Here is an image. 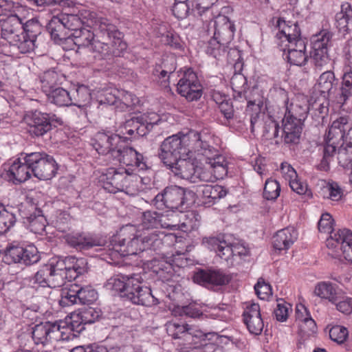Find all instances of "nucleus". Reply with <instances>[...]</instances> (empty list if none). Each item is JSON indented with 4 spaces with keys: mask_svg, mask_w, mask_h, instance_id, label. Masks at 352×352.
<instances>
[{
    "mask_svg": "<svg viewBox=\"0 0 352 352\" xmlns=\"http://www.w3.org/2000/svg\"><path fill=\"white\" fill-rule=\"evenodd\" d=\"M159 157L179 178L214 182L228 174V162L195 131L178 133L161 144Z\"/></svg>",
    "mask_w": 352,
    "mask_h": 352,
    "instance_id": "nucleus-1",
    "label": "nucleus"
},
{
    "mask_svg": "<svg viewBox=\"0 0 352 352\" xmlns=\"http://www.w3.org/2000/svg\"><path fill=\"white\" fill-rule=\"evenodd\" d=\"M82 16V23L94 30L97 40L89 30L81 28L75 30L72 34L67 33V44L71 41L79 46L87 47L100 54L102 58L110 54L120 56L126 50L127 45L122 41L121 32L107 19L90 11H85Z\"/></svg>",
    "mask_w": 352,
    "mask_h": 352,
    "instance_id": "nucleus-2",
    "label": "nucleus"
},
{
    "mask_svg": "<svg viewBox=\"0 0 352 352\" xmlns=\"http://www.w3.org/2000/svg\"><path fill=\"white\" fill-rule=\"evenodd\" d=\"M103 188L111 193L123 191L131 196H135L144 191L150 184L148 177L138 175L130 172V169L109 168L103 175Z\"/></svg>",
    "mask_w": 352,
    "mask_h": 352,
    "instance_id": "nucleus-3",
    "label": "nucleus"
},
{
    "mask_svg": "<svg viewBox=\"0 0 352 352\" xmlns=\"http://www.w3.org/2000/svg\"><path fill=\"white\" fill-rule=\"evenodd\" d=\"M29 10L25 7L24 10H16L6 17L0 19L1 36L14 47H16L21 54L32 51V43L30 38L22 40L23 23L28 18Z\"/></svg>",
    "mask_w": 352,
    "mask_h": 352,
    "instance_id": "nucleus-4",
    "label": "nucleus"
},
{
    "mask_svg": "<svg viewBox=\"0 0 352 352\" xmlns=\"http://www.w3.org/2000/svg\"><path fill=\"white\" fill-rule=\"evenodd\" d=\"M168 334L174 339L180 340L181 352H190L201 347L206 340V334L197 327L174 322L166 324Z\"/></svg>",
    "mask_w": 352,
    "mask_h": 352,
    "instance_id": "nucleus-5",
    "label": "nucleus"
},
{
    "mask_svg": "<svg viewBox=\"0 0 352 352\" xmlns=\"http://www.w3.org/2000/svg\"><path fill=\"white\" fill-rule=\"evenodd\" d=\"M98 106L114 105L116 109L124 111L138 102L137 97L131 93L114 87H104L97 94Z\"/></svg>",
    "mask_w": 352,
    "mask_h": 352,
    "instance_id": "nucleus-6",
    "label": "nucleus"
},
{
    "mask_svg": "<svg viewBox=\"0 0 352 352\" xmlns=\"http://www.w3.org/2000/svg\"><path fill=\"white\" fill-rule=\"evenodd\" d=\"M193 195L191 191L179 186H171L166 187L163 192L155 196V205L159 209L165 206L174 211L179 209L190 198H192Z\"/></svg>",
    "mask_w": 352,
    "mask_h": 352,
    "instance_id": "nucleus-7",
    "label": "nucleus"
},
{
    "mask_svg": "<svg viewBox=\"0 0 352 352\" xmlns=\"http://www.w3.org/2000/svg\"><path fill=\"white\" fill-rule=\"evenodd\" d=\"M126 296L137 305L153 306L159 304V300L153 296L149 287L143 286V280L140 274L126 277Z\"/></svg>",
    "mask_w": 352,
    "mask_h": 352,
    "instance_id": "nucleus-8",
    "label": "nucleus"
},
{
    "mask_svg": "<svg viewBox=\"0 0 352 352\" xmlns=\"http://www.w3.org/2000/svg\"><path fill=\"white\" fill-rule=\"evenodd\" d=\"M28 162L32 166L33 175L40 180L51 179L58 170V164L54 157L45 153H30Z\"/></svg>",
    "mask_w": 352,
    "mask_h": 352,
    "instance_id": "nucleus-9",
    "label": "nucleus"
},
{
    "mask_svg": "<svg viewBox=\"0 0 352 352\" xmlns=\"http://www.w3.org/2000/svg\"><path fill=\"white\" fill-rule=\"evenodd\" d=\"M65 330L66 322L63 320L41 322L33 328L32 339L36 344L43 345L52 340H64Z\"/></svg>",
    "mask_w": 352,
    "mask_h": 352,
    "instance_id": "nucleus-10",
    "label": "nucleus"
},
{
    "mask_svg": "<svg viewBox=\"0 0 352 352\" xmlns=\"http://www.w3.org/2000/svg\"><path fill=\"white\" fill-rule=\"evenodd\" d=\"M331 36L330 32L323 30L311 38V58L315 67L319 69L330 63L328 48L330 46Z\"/></svg>",
    "mask_w": 352,
    "mask_h": 352,
    "instance_id": "nucleus-11",
    "label": "nucleus"
},
{
    "mask_svg": "<svg viewBox=\"0 0 352 352\" xmlns=\"http://www.w3.org/2000/svg\"><path fill=\"white\" fill-rule=\"evenodd\" d=\"M177 91L188 101L199 99L202 96V87L196 74L187 69L181 74L180 79L177 84Z\"/></svg>",
    "mask_w": 352,
    "mask_h": 352,
    "instance_id": "nucleus-12",
    "label": "nucleus"
},
{
    "mask_svg": "<svg viewBox=\"0 0 352 352\" xmlns=\"http://www.w3.org/2000/svg\"><path fill=\"white\" fill-rule=\"evenodd\" d=\"M19 212L23 223L31 232L37 234L45 232L47 220L36 206L28 202L21 206Z\"/></svg>",
    "mask_w": 352,
    "mask_h": 352,
    "instance_id": "nucleus-13",
    "label": "nucleus"
},
{
    "mask_svg": "<svg viewBox=\"0 0 352 352\" xmlns=\"http://www.w3.org/2000/svg\"><path fill=\"white\" fill-rule=\"evenodd\" d=\"M113 157L126 166L124 169H130V172L136 173L138 175L147 168L143 155L131 147L119 146Z\"/></svg>",
    "mask_w": 352,
    "mask_h": 352,
    "instance_id": "nucleus-14",
    "label": "nucleus"
},
{
    "mask_svg": "<svg viewBox=\"0 0 352 352\" xmlns=\"http://www.w3.org/2000/svg\"><path fill=\"white\" fill-rule=\"evenodd\" d=\"M124 139L110 132H98L91 139V145L102 155L111 153L113 157L119 146H123Z\"/></svg>",
    "mask_w": 352,
    "mask_h": 352,
    "instance_id": "nucleus-15",
    "label": "nucleus"
},
{
    "mask_svg": "<svg viewBox=\"0 0 352 352\" xmlns=\"http://www.w3.org/2000/svg\"><path fill=\"white\" fill-rule=\"evenodd\" d=\"M278 32L276 35V43L278 47H286L291 43H296L298 40H303L298 25L292 21H286L278 18L276 22Z\"/></svg>",
    "mask_w": 352,
    "mask_h": 352,
    "instance_id": "nucleus-16",
    "label": "nucleus"
},
{
    "mask_svg": "<svg viewBox=\"0 0 352 352\" xmlns=\"http://www.w3.org/2000/svg\"><path fill=\"white\" fill-rule=\"evenodd\" d=\"M347 124L348 120L345 117H340L333 122L327 134L325 135L324 140L327 144L325 152L329 150L333 152L338 146L344 145Z\"/></svg>",
    "mask_w": 352,
    "mask_h": 352,
    "instance_id": "nucleus-17",
    "label": "nucleus"
},
{
    "mask_svg": "<svg viewBox=\"0 0 352 352\" xmlns=\"http://www.w3.org/2000/svg\"><path fill=\"white\" fill-rule=\"evenodd\" d=\"M208 31L221 39L223 44H229L234 38L236 28L228 16L220 14L210 22Z\"/></svg>",
    "mask_w": 352,
    "mask_h": 352,
    "instance_id": "nucleus-18",
    "label": "nucleus"
},
{
    "mask_svg": "<svg viewBox=\"0 0 352 352\" xmlns=\"http://www.w3.org/2000/svg\"><path fill=\"white\" fill-rule=\"evenodd\" d=\"M97 298V292L89 286L81 287L76 283L67 285V306L69 304H92Z\"/></svg>",
    "mask_w": 352,
    "mask_h": 352,
    "instance_id": "nucleus-19",
    "label": "nucleus"
},
{
    "mask_svg": "<svg viewBox=\"0 0 352 352\" xmlns=\"http://www.w3.org/2000/svg\"><path fill=\"white\" fill-rule=\"evenodd\" d=\"M202 245L206 248L214 251L217 256L227 263V265H233L232 244L228 243L223 237H205L202 240Z\"/></svg>",
    "mask_w": 352,
    "mask_h": 352,
    "instance_id": "nucleus-20",
    "label": "nucleus"
},
{
    "mask_svg": "<svg viewBox=\"0 0 352 352\" xmlns=\"http://www.w3.org/2000/svg\"><path fill=\"white\" fill-rule=\"evenodd\" d=\"M230 277L223 271L216 268L199 270L193 275V280L204 286H219L229 283Z\"/></svg>",
    "mask_w": 352,
    "mask_h": 352,
    "instance_id": "nucleus-21",
    "label": "nucleus"
},
{
    "mask_svg": "<svg viewBox=\"0 0 352 352\" xmlns=\"http://www.w3.org/2000/svg\"><path fill=\"white\" fill-rule=\"evenodd\" d=\"M302 118L296 117L291 111H286L282 120L284 141L287 144L298 142L302 132Z\"/></svg>",
    "mask_w": 352,
    "mask_h": 352,
    "instance_id": "nucleus-22",
    "label": "nucleus"
},
{
    "mask_svg": "<svg viewBox=\"0 0 352 352\" xmlns=\"http://www.w3.org/2000/svg\"><path fill=\"white\" fill-rule=\"evenodd\" d=\"M24 121L28 126V131L32 136H43L52 128L48 115L41 112L36 111L27 115Z\"/></svg>",
    "mask_w": 352,
    "mask_h": 352,
    "instance_id": "nucleus-23",
    "label": "nucleus"
},
{
    "mask_svg": "<svg viewBox=\"0 0 352 352\" xmlns=\"http://www.w3.org/2000/svg\"><path fill=\"white\" fill-rule=\"evenodd\" d=\"M289 63L297 66L305 65L308 60L306 44L304 40H298L285 47H278Z\"/></svg>",
    "mask_w": 352,
    "mask_h": 352,
    "instance_id": "nucleus-24",
    "label": "nucleus"
},
{
    "mask_svg": "<svg viewBox=\"0 0 352 352\" xmlns=\"http://www.w3.org/2000/svg\"><path fill=\"white\" fill-rule=\"evenodd\" d=\"M243 316L249 331L252 334L259 335L263 331L264 324L258 304L247 302Z\"/></svg>",
    "mask_w": 352,
    "mask_h": 352,
    "instance_id": "nucleus-25",
    "label": "nucleus"
},
{
    "mask_svg": "<svg viewBox=\"0 0 352 352\" xmlns=\"http://www.w3.org/2000/svg\"><path fill=\"white\" fill-rule=\"evenodd\" d=\"M29 155L30 153H25L23 158H18L12 162L7 171L10 179L21 183L30 178L32 166L28 162Z\"/></svg>",
    "mask_w": 352,
    "mask_h": 352,
    "instance_id": "nucleus-26",
    "label": "nucleus"
},
{
    "mask_svg": "<svg viewBox=\"0 0 352 352\" xmlns=\"http://www.w3.org/2000/svg\"><path fill=\"white\" fill-rule=\"evenodd\" d=\"M103 89L104 87L99 88L91 92L89 89L83 85H78L76 88L74 86L73 88L70 89L69 91H67V96H69L70 100H72V97H74L76 102H72L69 104L76 105L80 108H85L89 106L91 102L94 100L98 104L97 94Z\"/></svg>",
    "mask_w": 352,
    "mask_h": 352,
    "instance_id": "nucleus-27",
    "label": "nucleus"
},
{
    "mask_svg": "<svg viewBox=\"0 0 352 352\" xmlns=\"http://www.w3.org/2000/svg\"><path fill=\"white\" fill-rule=\"evenodd\" d=\"M198 196L203 205L207 207L213 206L224 197L227 192L220 185H203L197 189Z\"/></svg>",
    "mask_w": 352,
    "mask_h": 352,
    "instance_id": "nucleus-28",
    "label": "nucleus"
},
{
    "mask_svg": "<svg viewBox=\"0 0 352 352\" xmlns=\"http://www.w3.org/2000/svg\"><path fill=\"white\" fill-rule=\"evenodd\" d=\"M122 235H128V240L126 241L127 248L120 250L121 256L138 254L144 251L143 245L140 242L139 234H138L135 226L126 225L121 230Z\"/></svg>",
    "mask_w": 352,
    "mask_h": 352,
    "instance_id": "nucleus-29",
    "label": "nucleus"
},
{
    "mask_svg": "<svg viewBox=\"0 0 352 352\" xmlns=\"http://www.w3.org/2000/svg\"><path fill=\"white\" fill-rule=\"evenodd\" d=\"M67 244L76 250H85L103 246L104 241L89 234H76L67 236Z\"/></svg>",
    "mask_w": 352,
    "mask_h": 352,
    "instance_id": "nucleus-30",
    "label": "nucleus"
},
{
    "mask_svg": "<svg viewBox=\"0 0 352 352\" xmlns=\"http://www.w3.org/2000/svg\"><path fill=\"white\" fill-rule=\"evenodd\" d=\"M267 100L262 98L256 101L248 102V110L251 111L250 122L252 128L257 124L265 122L266 118H272L267 113Z\"/></svg>",
    "mask_w": 352,
    "mask_h": 352,
    "instance_id": "nucleus-31",
    "label": "nucleus"
},
{
    "mask_svg": "<svg viewBox=\"0 0 352 352\" xmlns=\"http://www.w3.org/2000/svg\"><path fill=\"white\" fill-rule=\"evenodd\" d=\"M297 237V232L293 228L282 229L274 236L273 246L278 250H287L294 244Z\"/></svg>",
    "mask_w": 352,
    "mask_h": 352,
    "instance_id": "nucleus-32",
    "label": "nucleus"
},
{
    "mask_svg": "<svg viewBox=\"0 0 352 352\" xmlns=\"http://www.w3.org/2000/svg\"><path fill=\"white\" fill-rule=\"evenodd\" d=\"M295 317L296 321L305 333H314L316 331V323L312 318L308 308L304 304L298 303L296 305Z\"/></svg>",
    "mask_w": 352,
    "mask_h": 352,
    "instance_id": "nucleus-33",
    "label": "nucleus"
},
{
    "mask_svg": "<svg viewBox=\"0 0 352 352\" xmlns=\"http://www.w3.org/2000/svg\"><path fill=\"white\" fill-rule=\"evenodd\" d=\"M94 311L89 308L82 312H72L69 316V322H67V327L76 332H80L84 329V324L94 322L98 315L94 316Z\"/></svg>",
    "mask_w": 352,
    "mask_h": 352,
    "instance_id": "nucleus-34",
    "label": "nucleus"
},
{
    "mask_svg": "<svg viewBox=\"0 0 352 352\" xmlns=\"http://www.w3.org/2000/svg\"><path fill=\"white\" fill-rule=\"evenodd\" d=\"M65 80V76L63 74H59L55 70L46 71L40 77L41 89L43 92L51 91V89L58 87Z\"/></svg>",
    "mask_w": 352,
    "mask_h": 352,
    "instance_id": "nucleus-35",
    "label": "nucleus"
},
{
    "mask_svg": "<svg viewBox=\"0 0 352 352\" xmlns=\"http://www.w3.org/2000/svg\"><path fill=\"white\" fill-rule=\"evenodd\" d=\"M314 294L320 298L327 300L332 303H336L338 300L336 285L329 281L318 283L314 287Z\"/></svg>",
    "mask_w": 352,
    "mask_h": 352,
    "instance_id": "nucleus-36",
    "label": "nucleus"
},
{
    "mask_svg": "<svg viewBox=\"0 0 352 352\" xmlns=\"http://www.w3.org/2000/svg\"><path fill=\"white\" fill-rule=\"evenodd\" d=\"M48 266L50 269L51 277L55 278L60 287L64 285L66 279L65 259L58 256L53 257Z\"/></svg>",
    "mask_w": 352,
    "mask_h": 352,
    "instance_id": "nucleus-37",
    "label": "nucleus"
},
{
    "mask_svg": "<svg viewBox=\"0 0 352 352\" xmlns=\"http://www.w3.org/2000/svg\"><path fill=\"white\" fill-rule=\"evenodd\" d=\"M140 242L143 245V250L147 248L155 249L162 243L163 239L167 235L164 232L158 230L144 231L139 234Z\"/></svg>",
    "mask_w": 352,
    "mask_h": 352,
    "instance_id": "nucleus-38",
    "label": "nucleus"
},
{
    "mask_svg": "<svg viewBox=\"0 0 352 352\" xmlns=\"http://www.w3.org/2000/svg\"><path fill=\"white\" fill-rule=\"evenodd\" d=\"M336 26L339 31L346 33L349 30V24L352 22V6L349 3L341 6V10L336 15Z\"/></svg>",
    "mask_w": 352,
    "mask_h": 352,
    "instance_id": "nucleus-39",
    "label": "nucleus"
},
{
    "mask_svg": "<svg viewBox=\"0 0 352 352\" xmlns=\"http://www.w3.org/2000/svg\"><path fill=\"white\" fill-rule=\"evenodd\" d=\"M126 240H128V235H122V232L111 238L107 250V254L111 260L114 261L122 257V252L120 251V249L122 250L127 248V244H126Z\"/></svg>",
    "mask_w": 352,
    "mask_h": 352,
    "instance_id": "nucleus-40",
    "label": "nucleus"
},
{
    "mask_svg": "<svg viewBox=\"0 0 352 352\" xmlns=\"http://www.w3.org/2000/svg\"><path fill=\"white\" fill-rule=\"evenodd\" d=\"M182 222L179 223L178 230L184 232H190L197 229L201 221V217L196 211H189L186 214L179 213Z\"/></svg>",
    "mask_w": 352,
    "mask_h": 352,
    "instance_id": "nucleus-41",
    "label": "nucleus"
},
{
    "mask_svg": "<svg viewBox=\"0 0 352 352\" xmlns=\"http://www.w3.org/2000/svg\"><path fill=\"white\" fill-rule=\"evenodd\" d=\"M34 284L42 287H60L54 277H51V272L48 265L40 269L33 278Z\"/></svg>",
    "mask_w": 352,
    "mask_h": 352,
    "instance_id": "nucleus-42",
    "label": "nucleus"
},
{
    "mask_svg": "<svg viewBox=\"0 0 352 352\" xmlns=\"http://www.w3.org/2000/svg\"><path fill=\"white\" fill-rule=\"evenodd\" d=\"M23 37L22 40L30 38L32 43V50L35 47L36 38L38 34L41 32V27L36 19H31L23 23Z\"/></svg>",
    "mask_w": 352,
    "mask_h": 352,
    "instance_id": "nucleus-43",
    "label": "nucleus"
},
{
    "mask_svg": "<svg viewBox=\"0 0 352 352\" xmlns=\"http://www.w3.org/2000/svg\"><path fill=\"white\" fill-rule=\"evenodd\" d=\"M159 228L171 230H178L181 217L179 213L173 210H168L162 213L159 212Z\"/></svg>",
    "mask_w": 352,
    "mask_h": 352,
    "instance_id": "nucleus-44",
    "label": "nucleus"
},
{
    "mask_svg": "<svg viewBox=\"0 0 352 352\" xmlns=\"http://www.w3.org/2000/svg\"><path fill=\"white\" fill-rule=\"evenodd\" d=\"M309 109V104L307 97L299 95L296 97L289 107H287L286 111H291L292 114L298 118H302L307 114Z\"/></svg>",
    "mask_w": 352,
    "mask_h": 352,
    "instance_id": "nucleus-45",
    "label": "nucleus"
},
{
    "mask_svg": "<svg viewBox=\"0 0 352 352\" xmlns=\"http://www.w3.org/2000/svg\"><path fill=\"white\" fill-rule=\"evenodd\" d=\"M66 23L60 16H54L49 25V30L52 38L60 44L65 36Z\"/></svg>",
    "mask_w": 352,
    "mask_h": 352,
    "instance_id": "nucleus-46",
    "label": "nucleus"
},
{
    "mask_svg": "<svg viewBox=\"0 0 352 352\" xmlns=\"http://www.w3.org/2000/svg\"><path fill=\"white\" fill-rule=\"evenodd\" d=\"M167 120V116H160L155 112L144 113L132 119L133 123L140 124L144 126L147 130H151L153 125L160 124L163 120Z\"/></svg>",
    "mask_w": 352,
    "mask_h": 352,
    "instance_id": "nucleus-47",
    "label": "nucleus"
},
{
    "mask_svg": "<svg viewBox=\"0 0 352 352\" xmlns=\"http://www.w3.org/2000/svg\"><path fill=\"white\" fill-rule=\"evenodd\" d=\"M324 198L333 201H340L343 197V190L339 184L335 182H329L321 190Z\"/></svg>",
    "mask_w": 352,
    "mask_h": 352,
    "instance_id": "nucleus-48",
    "label": "nucleus"
},
{
    "mask_svg": "<svg viewBox=\"0 0 352 352\" xmlns=\"http://www.w3.org/2000/svg\"><path fill=\"white\" fill-rule=\"evenodd\" d=\"M16 221L14 214L8 212L4 206L0 204V234L6 233Z\"/></svg>",
    "mask_w": 352,
    "mask_h": 352,
    "instance_id": "nucleus-49",
    "label": "nucleus"
},
{
    "mask_svg": "<svg viewBox=\"0 0 352 352\" xmlns=\"http://www.w3.org/2000/svg\"><path fill=\"white\" fill-rule=\"evenodd\" d=\"M159 212L146 211L142 217L141 227L146 231L159 228Z\"/></svg>",
    "mask_w": 352,
    "mask_h": 352,
    "instance_id": "nucleus-50",
    "label": "nucleus"
},
{
    "mask_svg": "<svg viewBox=\"0 0 352 352\" xmlns=\"http://www.w3.org/2000/svg\"><path fill=\"white\" fill-rule=\"evenodd\" d=\"M334 80V73L331 71H326L320 76L316 84L317 89L321 93L329 92L333 87Z\"/></svg>",
    "mask_w": 352,
    "mask_h": 352,
    "instance_id": "nucleus-51",
    "label": "nucleus"
},
{
    "mask_svg": "<svg viewBox=\"0 0 352 352\" xmlns=\"http://www.w3.org/2000/svg\"><path fill=\"white\" fill-rule=\"evenodd\" d=\"M341 234L345 237L341 245L342 254L346 261L352 263V232L342 229Z\"/></svg>",
    "mask_w": 352,
    "mask_h": 352,
    "instance_id": "nucleus-52",
    "label": "nucleus"
},
{
    "mask_svg": "<svg viewBox=\"0 0 352 352\" xmlns=\"http://www.w3.org/2000/svg\"><path fill=\"white\" fill-rule=\"evenodd\" d=\"M280 186L276 180L272 179L266 180L263 192V196L266 199H276L280 195Z\"/></svg>",
    "mask_w": 352,
    "mask_h": 352,
    "instance_id": "nucleus-53",
    "label": "nucleus"
},
{
    "mask_svg": "<svg viewBox=\"0 0 352 352\" xmlns=\"http://www.w3.org/2000/svg\"><path fill=\"white\" fill-rule=\"evenodd\" d=\"M227 45L223 44L218 37L213 36V38L207 43L205 51L208 55L217 58L224 52L225 47Z\"/></svg>",
    "mask_w": 352,
    "mask_h": 352,
    "instance_id": "nucleus-54",
    "label": "nucleus"
},
{
    "mask_svg": "<svg viewBox=\"0 0 352 352\" xmlns=\"http://www.w3.org/2000/svg\"><path fill=\"white\" fill-rule=\"evenodd\" d=\"M340 91L344 101L352 95V72L349 69H346L342 76Z\"/></svg>",
    "mask_w": 352,
    "mask_h": 352,
    "instance_id": "nucleus-55",
    "label": "nucleus"
},
{
    "mask_svg": "<svg viewBox=\"0 0 352 352\" xmlns=\"http://www.w3.org/2000/svg\"><path fill=\"white\" fill-rule=\"evenodd\" d=\"M51 102L58 105L64 106L66 101V91L60 87H57L55 89H51V91L44 92Z\"/></svg>",
    "mask_w": 352,
    "mask_h": 352,
    "instance_id": "nucleus-56",
    "label": "nucleus"
},
{
    "mask_svg": "<svg viewBox=\"0 0 352 352\" xmlns=\"http://www.w3.org/2000/svg\"><path fill=\"white\" fill-rule=\"evenodd\" d=\"M22 263L26 265H32L38 261L40 256L37 248L33 245L23 248Z\"/></svg>",
    "mask_w": 352,
    "mask_h": 352,
    "instance_id": "nucleus-57",
    "label": "nucleus"
},
{
    "mask_svg": "<svg viewBox=\"0 0 352 352\" xmlns=\"http://www.w3.org/2000/svg\"><path fill=\"white\" fill-rule=\"evenodd\" d=\"M1 16L6 17L10 14L16 12V10H24V6L19 5L11 0H1L0 3Z\"/></svg>",
    "mask_w": 352,
    "mask_h": 352,
    "instance_id": "nucleus-58",
    "label": "nucleus"
},
{
    "mask_svg": "<svg viewBox=\"0 0 352 352\" xmlns=\"http://www.w3.org/2000/svg\"><path fill=\"white\" fill-rule=\"evenodd\" d=\"M230 84L232 90L239 95L244 93L247 88L246 78L241 73H236L232 76Z\"/></svg>",
    "mask_w": 352,
    "mask_h": 352,
    "instance_id": "nucleus-59",
    "label": "nucleus"
},
{
    "mask_svg": "<svg viewBox=\"0 0 352 352\" xmlns=\"http://www.w3.org/2000/svg\"><path fill=\"white\" fill-rule=\"evenodd\" d=\"M23 247L13 246L8 248L5 254V259L7 262L22 263Z\"/></svg>",
    "mask_w": 352,
    "mask_h": 352,
    "instance_id": "nucleus-60",
    "label": "nucleus"
},
{
    "mask_svg": "<svg viewBox=\"0 0 352 352\" xmlns=\"http://www.w3.org/2000/svg\"><path fill=\"white\" fill-rule=\"evenodd\" d=\"M348 333L346 328L340 325L333 326L329 331L331 339L340 344L343 343L346 340Z\"/></svg>",
    "mask_w": 352,
    "mask_h": 352,
    "instance_id": "nucleus-61",
    "label": "nucleus"
},
{
    "mask_svg": "<svg viewBox=\"0 0 352 352\" xmlns=\"http://www.w3.org/2000/svg\"><path fill=\"white\" fill-rule=\"evenodd\" d=\"M87 263L83 258H76L74 256L67 257V267L69 270L78 272V274H84L87 270Z\"/></svg>",
    "mask_w": 352,
    "mask_h": 352,
    "instance_id": "nucleus-62",
    "label": "nucleus"
},
{
    "mask_svg": "<svg viewBox=\"0 0 352 352\" xmlns=\"http://www.w3.org/2000/svg\"><path fill=\"white\" fill-rule=\"evenodd\" d=\"M318 230L320 232L332 234L333 230V219L329 213L322 214L318 221Z\"/></svg>",
    "mask_w": 352,
    "mask_h": 352,
    "instance_id": "nucleus-63",
    "label": "nucleus"
},
{
    "mask_svg": "<svg viewBox=\"0 0 352 352\" xmlns=\"http://www.w3.org/2000/svg\"><path fill=\"white\" fill-rule=\"evenodd\" d=\"M291 309L292 307L290 304L283 300L278 301L277 307L274 310V314L276 320L280 322L285 321L288 318Z\"/></svg>",
    "mask_w": 352,
    "mask_h": 352,
    "instance_id": "nucleus-64",
    "label": "nucleus"
}]
</instances>
